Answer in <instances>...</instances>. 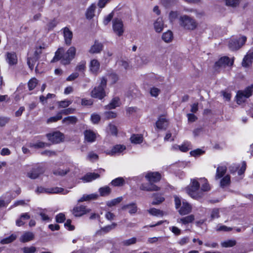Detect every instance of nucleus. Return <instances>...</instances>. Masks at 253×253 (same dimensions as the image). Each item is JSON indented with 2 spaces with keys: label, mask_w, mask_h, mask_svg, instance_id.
Masks as SVG:
<instances>
[{
  "label": "nucleus",
  "mask_w": 253,
  "mask_h": 253,
  "mask_svg": "<svg viewBox=\"0 0 253 253\" xmlns=\"http://www.w3.org/2000/svg\"><path fill=\"white\" fill-rule=\"evenodd\" d=\"M76 52V48L74 46L70 47L65 53H64V48L60 47L56 51L55 56L51 62H55L61 60V62L62 64H69L74 58Z\"/></svg>",
  "instance_id": "f257e3e1"
},
{
  "label": "nucleus",
  "mask_w": 253,
  "mask_h": 253,
  "mask_svg": "<svg viewBox=\"0 0 253 253\" xmlns=\"http://www.w3.org/2000/svg\"><path fill=\"white\" fill-rule=\"evenodd\" d=\"M147 180L150 182V184L146 186L145 184H141L140 186V189L142 190L152 191H158L159 188L152 184V183L157 182L159 181L161 178V175L158 172H149L145 176Z\"/></svg>",
  "instance_id": "f03ea898"
},
{
  "label": "nucleus",
  "mask_w": 253,
  "mask_h": 253,
  "mask_svg": "<svg viewBox=\"0 0 253 253\" xmlns=\"http://www.w3.org/2000/svg\"><path fill=\"white\" fill-rule=\"evenodd\" d=\"M178 23L184 30L189 31L195 30L198 26V23L194 17L186 14L180 16Z\"/></svg>",
  "instance_id": "7ed1b4c3"
},
{
  "label": "nucleus",
  "mask_w": 253,
  "mask_h": 253,
  "mask_svg": "<svg viewBox=\"0 0 253 253\" xmlns=\"http://www.w3.org/2000/svg\"><path fill=\"white\" fill-rule=\"evenodd\" d=\"M100 81L99 85L93 89L90 94L92 97L102 99L106 95L105 88L106 87L107 79L102 77Z\"/></svg>",
  "instance_id": "20e7f679"
},
{
  "label": "nucleus",
  "mask_w": 253,
  "mask_h": 253,
  "mask_svg": "<svg viewBox=\"0 0 253 253\" xmlns=\"http://www.w3.org/2000/svg\"><path fill=\"white\" fill-rule=\"evenodd\" d=\"M200 183L196 179H193L191 183L188 186L186 189V192L192 198L198 199L202 196V193H198Z\"/></svg>",
  "instance_id": "39448f33"
},
{
  "label": "nucleus",
  "mask_w": 253,
  "mask_h": 253,
  "mask_svg": "<svg viewBox=\"0 0 253 253\" xmlns=\"http://www.w3.org/2000/svg\"><path fill=\"white\" fill-rule=\"evenodd\" d=\"M36 192L38 194H58L62 193L63 194H66L68 191L67 190H64L63 188L60 187L44 188L40 186L37 187L36 190Z\"/></svg>",
  "instance_id": "423d86ee"
},
{
  "label": "nucleus",
  "mask_w": 253,
  "mask_h": 253,
  "mask_svg": "<svg viewBox=\"0 0 253 253\" xmlns=\"http://www.w3.org/2000/svg\"><path fill=\"white\" fill-rule=\"evenodd\" d=\"M253 91L252 87H247L244 90L238 91L236 95L237 103L241 104L244 102L247 98L252 95Z\"/></svg>",
  "instance_id": "0eeeda50"
},
{
  "label": "nucleus",
  "mask_w": 253,
  "mask_h": 253,
  "mask_svg": "<svg viewBox=\"0 0 253 253\" xmlns=\"http://www.w3.org/2000/svg\"><path fill=\"white\" fill-rule=\"evenodd\" d=\"M112 28L114 32L119 37L122 36L124 32V26L121 19L115 18L112 20Z\"/></svg>",
  "instance_id": "6e6552de"
},
{
  "label": "nucleus",
  "mask_w": 253,
  "mask_h": 253,
  "mask_svg": "<svg viewBox=\"0 0 253 253\" xmlns=\"http://www.w3.org/2000/svg\"><path fill=\"white\" fill-rule=\"evenodd\" d=\"M233 64V61H231L229 57H223L215 62L214 69L215 70L219 71L220 69L224 68L227 66H232Z\"/></svg>",
  "instance_id": "1a4fd4ad"
},
{
  "label": "nucleus",
  "mask_w": 253,
  "mask_h": 253,
  "mask_svg": "<svg viewBox=\"0 0 253 253\" xmlns=\"http://www.w3.org/2000/svg\"><path fill=\"white\" fill-rule=\"evenodd\" d=\"M246 40L245 36H242L239 39L232 40L229 42V47L232 50H238L245 44Z\"/></svg>",
  "instance_id": "9d476101"
},
{
  "label": "nucleus",
  "mask_w": 253,
  "mask_h": 253,
  "mask_svg": "<svg viewBox=\"0 0 253 253\" xmlns=\"http://www.w3.org/2000/svg\"><path fill=\"white\" fill-rule=\"evenodd\" d=\"M48 140L53 143H58L64 140V134L60 131H55L46 134Z\"/></svg>",
  "instance_id": "9b49d317"
},
{
  "label": "nucleus",
  "mask_w": 253,
  "mask_h": 253,
  "mask_svg": "<svg viewBox=\"0 0 253 253\" xmlns=\"http://www.w3.org/2000/svg\"><path fill=\"white\" fill-rule=\"evenodd\" d=\"M90 210L86 208L84 206H77L74 208L72 211V213L75 216H81L89 212Z\"/></svg>",
  "instance_id": "f8f14e48"
},
{
  "label": "nucleus",
  "mask_w": 253,
  "mask_h": 253,
  "mask_svg": "<svg viewBox=\"0 0 253 253\" xmlns=\"http://www.w3.org/2000/svg\"><path fill=\"white\" fill-rule=\"evenodd\" d=\"M169 125V121L165 116H160L156 122V126L158 129L165 130Z\"/></svg>",
  "instance_id": "ddd939ff"
},
{
  "label": "nucleus",
  "mask_w": 253,
  "mask_h": 253,
  "mask_svg": "<svg viewBox=\"0 0 253 253\" xmlns=\"http://www.w3.org/2000/svg\"><path fill=\"white\" fill-rule=\"evenodd\" d=\"M126 149V147L125 145L117 144L115 145L111 150L107 152V154L113 156L115 155H119L123 153L124 151Z\"/></svg>",
  "instance_id": "4468645a"
},
{
  "label": "nucleus",
  "mask_w": 253,
  "mask_h": 253,
  "mask_svg": "<svg viewBox=\"0 0 253 253\" xmlns=\"http://www.w3.org/2000/svg\"><path fill=\"white\" fill-rule=\"evenodd\" d=\"M63 33L65 44L67 45H71L73 38L72 32L68 27H65L63 29Z\"/></svg>",
  "instance_id": "2eb2a0df"
},
{
  "label": "nucleus",
  "mask_w": 253,
  "mask_h": 253,
  "mask_svg": "<svg viewBox=\"0 0 253 253\" xmlns=\"http://www.w3.org/2000/svg\"><path fill=\"white\" fill-rule=\"evenodd\" d=\"M191 210L192 207L191 205L186 201L183 200L182 206L178 210V212L181 215H186L189 213Z\"/></svg>",
  "instance_id": "dca6fc26"
},
{
  "label": "nucleus",
  "mask_w": 253,
  "mask_h": 253,
  "mask_svg": "<svg viewBox=\"0 0 253 253\" xmlns=\"http://www.w3.org/2000/svg\"><path fill=\"white\" fill-rule=\"evenodd\" d=\"M154 29L156 32L161 33L164 28V22L163 18L161 17L158 18L153 23Z\"/></svg>",
  "instance_id": "f3484780"
},
{
  "label": "nucleus",
  "mask_w": 253,
  "mask_h": 253,
  "mask_svg": "<svg viewBox=\"0 0 253 253\" xmlns=\"http://www.w3.org/2000/svg\"><path fill=\"white\" fill-rule=\"evenodd\" d=\"M6 60L9 65L12 66L17 63V57L14 52H7Z\"/></svg>",
  "instance_id": "a211bd4d"
},
{
  "label": "nucleus",
  "mask_w": 253,
  "mask_h": 253,
  "mask_svg": "<svg viewBox=\"0 0 253 253\" xmlns=\"http://www.w3.org/2000/svg\"><path fill=\"white\" fill-rule=\"evenodd\" d=\"M103 47V45L102 43L95 41L94 44L90 47L89 52L91 54L100 53L102 50Z\"/></svg>",
  "instance_id": "6ab92c4d"
},
{
  "label": "nucleus",
  "mask_w": 253,
  "mask_h": 253,
  "mask_svg": "<svg viewBox=\"0 0 253 253\" xmlns=\"http://www.w3.org/2000/svg\"><path fill=\"white\" fill-rule=\"evenodd\" d=\"M253 62V51H249L247 55L244 57L242 65L244 67H249Z\"/></svg>",
  "instance_id": "aec40b11"
},
{
  "label": "nucleus",
  "mask_w": 253,
  "mask_h": 253,
  "mask_svg": "<svg viewBox=\"0 0 253 253\" xmlns=\"http://www.w3.org/2000/svg\"><path fill=\"white\" fill-rule=\"evenodd\" d=\"M121 105L120 98L118 97L113 98L110 103L105 106V109L107 110L115 109L117 107Z\"/></svg>",
  "instance_id": "412c9836"
},
{
  "label": "nucleus",
  "mask_w": 253,
  "mask_h": 253,
  "mask_svg": "<svg viewBox=\"0 0 253 253\" xmlns=\"http://www.w3.org/2000/svg\"><path fill=\"white\" fill-rule=\"evenodd\" d=\"M84 139L88 142H93L95 140L96 134L91 130H86L84 132Z\"/></svg>",
  "instance_id": "4be33fe9"
},
{
  "label": "nucleus",
  "mask_w": 253,
  "mask_h": 253,
  "mask_svg": "<svg viewBox=\"0 0 253 253\" xmlns=\"http://www.w3.org/2000/svg\"><path fill=\"white\" fill-rule=\"evenodd\" d=\"M227 171V167L225 166H219L216 169L215 175V179H218L224 175Z\"/></svg>",
  "instance_id": "5701e85b"
},
{
  "label": "nucleus",
  "mask_w": 253,
  "mask_h": 253,
  "mask_svg": "<svg viewBox=\"0 0 253 253\" xmlns=\"http://www.w3.org/2000/svg\"><path fill=\"white\" fill-rule=\"evenodd\" d=\"M100 176L99 174L95 173H88L82 177L81 179L84 182H89L95 180Z\"/></svg>",
  "instance_id": "b1692460"
},
{
  "label": "nucleus",
  "mask_w": 253,
  "mask_h": 253,
  "mask_svg": "<svg viewBox=\"0 0 253 253\" xmlns=\"http://www.w3.org/2000/svg\"><path fill=\"white\" fill-rule=\"evenodd\" d=\"M42 172L39 168H34L27 173V176L32 179L37 178Z\"/></svg>",
  "instance_id": "393cba45"
},
{
  "label": "nucleus",
  "mask_w": 253,
  "mask_h": 253,
  "mask_svg": "<svg viewBox=\"0 0 253 253\" xmlns=\"http://www.w3.org/2000/svg\"><path fill=\"white\" fill-rule=\"evenodd\" d=\"M195 219V216L193 214L185 216L181 218H178L177 222L182 224H187L190 223H192Z\"/></svg>",
  "instance_id": "a878e982"
},
{
  "label": "nucleus",
  "mask_w": 253,
  "mask_h": 253,
  "mask_svg": "<svg viewBox=\"0 0 253 253\" xmlns=\"http://www.w3.org/2000/svg\"><path fill=\"white\" fill-rule=\"evenodd\" d=\"M98 197V195L97 194L93 193L89 195L84 194L80 199L78 200V202L80 203L84 201H89L91 200H96Z\"/></svg>",
  "instance_id": "bb28decb"
},
{
  "label": "nucleus",
  "mask_w": 253,
  "mask_h": 253,
  "mask_svg": "<svg viewBox=\"0 0 253 253\" xmlns=\"http://www.w3.org/2000/svg\"><path fill=\"white\" fill-rule=\"evenodd\" d=\"M34 238V234L31 232H25L20 238V241L25 243L32 240Z\"/></svg>",
  "instance_id": "cd10ccee"
},
{
  "label": "nucleus",
  "mask_w": 253,
  "mask_h": 253,
  "mask_svg": "<svg viewBox=\"0 0 253 253\" xmlns=\"http://www.w3.org/2000/svg\"><path fill=\"white\" fill-rule=\"evenodd\" d=\"M122 209L123 210H127L130 214H134L137 211V207L135 203L124 205Z\"/></svg>",
  "instance_id": "c85d7f7f"
},
{
  "label": "nucleus",
  "mask_w": 253,
  "mask_h": 253,
  "mask_svg": "<svg viewBox=\"0 0 253 253\" xmlns=\"http://www.w3.org/2000/svg\"><path fill=\"white\" fill-rule=\"evenodd\" d=\"M100 67L99 62L96 59L91 60L90 63V70L92 73H96Z\"/></svg>",
  "instance_id": "c756f323"
},
{
  "label": "nucleus",
  "mask_w": 253,
  "mask_h": 253,
  "mask_svg": "<svg viewBox=\"0 0 253 253\" xmlns=\"http://www.w3.org/2000/svg\"><path fill=\"white\" fill-rule=\"evenodd\" d=\"M117 225L116 223L113 222L110 225H107L100 229V230L97 231V233L103 232L104 233H108L111 230L114 229Z\"/></svg>",
  "instance_id": "7c9ffc66"
},
{
  "label": "nucleus",
  "mask_w": 253,
  "mask_h": 253,
  "mask_svg": "<svg viewBox=\"0 0 253 253\" xmlns=\"http://www.w3.org/2000/svg\"><path fill=\"white\" fill-rule=\"evenodd\" d=\"M130 139L132 143L140 144L142 142L143 138L141 134H133L131 136Z\"/></svg>",
  "instance_id": "2f4dec72"
},
{
  "label": "nucleus",
  "mask_w": 253,
  "mask_h": 253,
  "mask_svg": "<svg viewBox=\"0 0 253 253\" xmlns=\"http://www.w3.org/2000/svg\"><path fill=\"white\" fill-rule=\"evenodd\" d=\"M230 184V176L228 174L222 177L220 182V186L222 188L228 186Z\"/></svg>",
  "instance_id": "473e14b6"
},
{
  "label": "nucleus",
  "mask_w": 253,
  "mask_h": 253,
  "mask_svg": "<svg viewBox=\"0 0 253 253\" xmlns=\"http://www.w3.org/2000/svg\"><path fill=\"white\" fill-rule=\"evenodd\" d=\"M96 6L94 4H91L87 9L86 12V17L87 19H91L94 15V11Z\"/></svg>",
  "instance_id": "72a5a7b5"
},
{
  "label": "nucleus",
  "mask_w": 253,
  "mask_h": 253,
  "mask_svg": "<svg viewBox=\"0 0 253 253\" xmlns=\"http://www.w3.org/2000/svg\"><path fill=\"white\" fill-rule=\"evenodd\" d=\"M162 38L166 42H169L173 39V34L170 31H168L163 34Z\"/></svg>",
  "instance_id": "f704fd0d"
},
{
  "label": "nucleus",
  "mask_w": 253,
  "mask_h": 253,
  "mask_svg": "<svg viewBox=\"0 0 253 253\" xmlns=\"http://www.w3.org/2000/svg\"><path fill=\"white\" fill-rule=\"evenodd\" d=\"M111 184L114 186H122L125 184V180L123 177H118L113 180Z\"/></svg>",
  "instance_id": "c9c22d12"
},
{
  "label": "nucleus",
  "mask_w": 253,
  "mask_h": 253,
  "mask_svg": "<svg viewBox=\"0 0 253 253\" xmlns=\"http://www.w3.org/2000/svg\"><path fill=\"white\" fill-rule=\"evenodd\" d=\"M49 144L46 143L42 142L41 141H38L35 143H31L29 144L30 147H33L35 148H44L45 147L49 146Z\"/></svg>",
  "instance_id": "e433bc0d"
},
{
  "label": "nucleus",
  "mask_w": 253,
  "mask_h": 253,
  "mask_svg": "<svg viewBox=\"0 0 253 253\" xmlns=\"http://www.w3.org/2000/svg\"><path fill=\"white\" fill-rule=\"evenodd\" d=\"M99 192L100 196H106L110 194L111 193V189L108 186H104L99 189Z\"/></svg>",
  "instance_id": "4c0bfd02"
},
{
  "label": "nucleus",
  "mask_w": 253,
  "mask_h": 253,
  "mask_svg": "<svg viewBox=\"0 0 253 253\" xmlns=\"http://www.w3.org/2000/svg\"><path fill=\"white\" fill-rule=\"evenodd\" d=\"M224 1L226 6L235 7L239 5L240 0H224Z\"/></svg>",
  "instance_id": "58836bf2"
},
{
  "label": "nucleus",
  "mask_w": 253,
  "mask_h": 253,
  "mask_svg": "<svg viewBox=\"0 0 253 253\" xmlns=\"http://www.w3.org/2000/svg\"><path fill=\"white\" fill-rule=\"evenodd\" d=\"M236 244V241L235 240H229L221 243L222 247L229 248L234 246Z\"/></svg>",
  "instance_id": "ea45409f"
},
{
  "label": "nucleus",
  "mask_w": 253,
  "mask_h": 253,
  "mask_svg": "<svg viewBox=\"0 0 253 253\" xmlns=\"http://www.w3.org/2000/svg\"><path fill=\"white\" fill-rule=\"evenodd\" d=\"M16 237H17V236L16 235L13 234H11L9 237H6V238L1 240L0 241V243L2 244H6L10 243L13 242V241H14L16 239Z\"/></svg>",
  "instance_id": "a19ab883"
},
{
  "label": "nucleus",
  "mask_w": 253,
  "mask_h": 253,
  "mask_svg": "<svg viewBox=\"0 0 253 253\" xmlns=\"http://www.w3.org/2000/svg\"><path fill=\"white\" fill-rule=\"evenodd\" d=\"M122 200L123 198L122 197H118L111 201H108L106 203V205L108 207H111L120 203L122 201Z\"/></svg>",
  "instance_id": "79ce46f5"
},
{
  "label": "nucleus",
  "mask_w": 253,
  "mask_h": 253,
  "mask_svg": "<svg viewBox=\"0 0 253 253\" xmlns=\"http://www.w3.org/2000/svg\"><path fill=\"white\" fill-rule=\"evenodd\" d=\"M200 182L202 183V185L201 186V190L203 191H208L210 190V187L209 184L208 183L207 180L206 179H200Z\"/></svg>",
  "instance_id": "37998d69"
},
{
  "label": "nucleus",
  "mask_w": 253,
  "mask_h": 253,
  "mask_svg": "<svg viewBox=\"0 0 253 253\" xmlns=\"http://www.w3.org/2000/svg\"><path fill=\"white\" fill-rule=\"evenodd\" d=\"M148 212L154 216H163V212L159 210L156 209L155 208H151L148 210Z\"/></svg>",
  "instance_id": "c03bdc74"
},
{
  "label": "nucleus",
  "mask_w": 253,
  "mask_h": 253,
  "mask_svg": "<svg viewBox=\"0 0 253 253\" xmlns=\"http://www.w3.org/2000/svg\"><path fill=\"white\" fill-rule=\"evenodd\" d=\"M69 169H58L53 171V173L54 175H60V176H64L66 175L69 171Z\"/></svg>",
  "instance_id": "a18cd8bd"
},
{
  "label": "nucleus",
  "mask_w": 253,
  "mask_h": 253,
  "mask_svg": "<svg viewBox=\"0 0 253 253\" xmlns=\"http://www.w3.org/2000/svg\"><path fill=\"white\" fill-rule=\"evenodd\" d=\"M108 131L111 135L117 136L118 134V129L117 127L113 125L110 124L108 126Z\"/></svg>",
  "instance_id": "49530a36"
},
{
  "label": "nucleus",
  "mask_w": 253,
  "mask_h": 253,
  "mask_svg": "<svg viewBox=\"0 0 253 253\" xmlns=\"http://www.w3.org/2000/svg\"><path fill=\"white\" fill-rule=\"evenodd\" d=\"M219 209L214 208L211 210V220L219 217Z\"/></svg>",
  "instance_id": "de8ad7c7"
},
{
  "label": "nucleus",
  "mask_w": 253,
  "mask_h": 253,
  "mask_svg": "<svg viewBox=\"0 0 253 253\" xmlns=\"http://www.w3.org/2000/svg\"><path fill=\"white\" fill-rule=\"evenodd\" d=\"M38 83V81L36 78L31 79L28 82V87L30 90H33L35 88Z\"/></svg>",
  "instance_id": "09e8293b"
},
{
  "label": "nucleus",
  "mask_w": 253,
  "mask_h": 253,
  "mask_svg": "<svg viewBox=\"0 0 253 253\" xmlns=\"http://www.w3.org/2000/svg\"><path fill=\"white\" fill-rule=\"evenodd\" d=\"M108 78L105 77L107 80L111 81V83L112 84H115L118 80V77L117 75L115 73H111L110 74H109L107 75Z\"/></svg>",
  "instance_id": "8fccbe9b"
},
{
  "label": "nucleus",
  "mask_w": 253,
  "mask_h": 253,
  "mask_svg": "<svg viewBox=\"0 0 253 253\" xmlns=\"http://www.w3.org/2000/svg\"><path fill=\"white\" fill-rule=\"evenodd\" d=\"M177 147H178L179 150L183 152H185L188 151L190 148V144L188 142L184 143L182 144L181 145L177 146Z\"/></svg>",
  "instance_id": "3c124183"
},
{
  "label": "nucleus",
  "mask_w": 253,
  "mask_h": 253,
  "mask_svg": "<svg viewBox=\"0 0 253 253\" xmlns=\"http://www.w3.org/2000/svg\"><path fill=\"white\" fill-rule=\"evenodd\" d=\"M161 1L164 6L168 7L174 4L176 0H161Z\"/></svg>",
  "instance_id": "603ef678"
},
{
  "label": "nucleus",
  "mask_w": 253,
  "mask_h": 253,
  "mask_svg": "<svg viewBox=\"0 0 253 253\" xmlns=\"http://www.w3.org/2000/svg\"><path fill=\"white\" fill-rule=\"evenodd\" d=\"M85 65H86L85 61H82L81 62L79 63V64L77 66V67L76 68V70L77 71H79V72L84 71L86 68Z\"/></svg>",
  "instance_id": "864d4df0"
},
{
  "label": "nucleus",
  "mask_w": 253,
  "mask_h": 253,
  "mask_svg": "<svg viewBox=\"0 0 253 253\" xmlns=\"http://www.w3.org/2000/svg\"><path fill=\"white\" fill-rule=\"evenodd\" d=\"M37 59L35 58H28L27 64L31 70H33L36 62Z\"/></svg>",
  "instance_id": "5fc2aeb1"
},
{
  "label": "nucleus",
  "mask_w": 253,
  "mask_h": 253,
  "mask_svg": "<svg viewBox=\"0 0 253 253\" xmlns=\"http://www.w3.org/2000/svg\"><path fill=\"white\" fill-rule=\"evenodd\" d=\"M232 228L231 227H228L225 225H218L217 226L216 228V231H230L232 230Z\"/></svg>",
  "instance_id": "6e6d98bb"
},
{
  "label": "nucleus",
  "mask_w": 253,
  "mask_h": 253,
  "mask_svg": "<svg viewBox=\"0 0 253 253\" xmlns=\"http://www.w3.org/2000/svg\"><path fill=\"white\" fill-rule=\"evenodd\" d=\"M136 238L133 237L130 239L124 240L123 242V244L124 245H125V246H129V245L135 244L136 243Z\"/></svg>",
  "instance_id": "4d7b16f0"
},
{
  "label": "nucleus",
  "mask_w": 253,
  "mask_h": 253,
  "mask_svg": "<svg viewBox=\"0 0 253 253\" xmlns=\"http://www.w3.org/2000/svg\"><path fill=\"white\" fill-rule=\"evenodd\" d=\"M98 158V155L93 152H90L87 155V159L90 161L97 160Z\"/></svg>",
  "instance_id": "13d9d810"
},
{
  "label": "nucleus",
  "mask_w": 253,
  "mask_h": 253,
  "mask_svg": "<svg viewBox=\"0 0 253 253\" xmlns=\"http://www.w3.org/2000/svg\"><path fill=\"white\" fill-rule=\"evenodd\" d=\"M114 16V13L112 12L109 14L107 16L105 17L103 21V23L105 25H107L113 19Z\"/></svg>",
  "instance_id": "bf43d9fd"
},
{
  "label": "nucleus",
  "mask_w": 253,
  "mask_h": 253,
  "mask_svg": "<svg viewBox=\"0 0 253 253\" xmlns=\"http://www.w3.org/2000/svg\"><path fill=\"white\" fill-rule=\"evenodd\" d=\"M77 120L76 117H73V116H70V117L65 118L63 120V122L64 123L68 122L69 123L74 124L77 122Z\"/></svg>",
  "instance_id": "052dcab7"
},
{
  "label": "nucleus",
  "mask_w": 253,
  "mask_h": 253,
  "mask_svg": "<svg viewBox=\"0 0 253 253\" xmlns=\"http://www.w3.org/2000/svg\"><path fill=\"white\" fill-rule=\"evenodd\" d=\"M62 118V115L60 114H57L56 116L52 117L49 118L47 122V123H50L53 122H55L58 120H60Z\"/></svg>",
  "instance_id": "680f3d73"
},
{
  "label": "nucleus",
  "mask_w": 253,
  "mask_h": 253,
  "mask_svg": "<svg viewBox=\"0 0 253 253\" xmlns=\"http://www.w3.org/2000/svg\"><path fill=\"white\" fill-rule=\"evenodd\" d=\"M22 250L24 253H34L36 252V249L35 247L31 246L25 247Z\"/></svg>",
  "instance_id": "e2e57ef3"
},
{
  "label": "nucleus",
  "mask_w": 253,
  "mask_h": 253,
  "mask_svg": "<svg viewBox=\"0 0 253 253\" xmlns=\"http://www.w3.org/2000/svg\"><path fill=\"white\" fill-rule=\"evenodd\" d=\"M104 115L107 119L114 118L117 116V114L115 112H105Z\"/></svg>",
  "instance_id": "0e129e2a"
},
{
  "label": "nucleus",
  "mask_w": 253,
  "mask_h": 253,
  "mask_svg": "<svg viewBox=\"0 0 253 253\" xmlns=\"http://www.w3.org/2000/svg\"><path fill=\"white\" fill-rule=\"evenodd\" d=\"M160 92V90L157 87H152L151 88L150 93L152 96L157 97Z\"/></svg>",
  "instance_id": "69168bd1"
},
{
  "label": "nucleus",
  "mask_w": 253,
  "mask_h": 253,
  "mask_svg": "<svg viewBox=\"0 0 253 253\" xmlns=\"http://www.w3.org/2000/svg\"><path fill=\"white\" fill-rule=\"evenodd\" d=\"M65 220V215L62 213L58 214L56 216V221L58 223H62Z\"/></svg>",
  "instance_id": "338daca9"
},
{
  "label": "nucleus",
  "mask_w": 253,
  "mask_h": 253,
  "mask_svg": "<svg viewBox=\"0 0 253 253\" xmlns=\"http://www.w3.org/2000/svg\"><path fill=\"white\" fill-rule=\"evenodd\" d=\"M91 120L93 124H97L100 121V117L96 114H93L91 116Z\"/></svg>",
  "instance_id": "774afa93"
}]
</instances>
